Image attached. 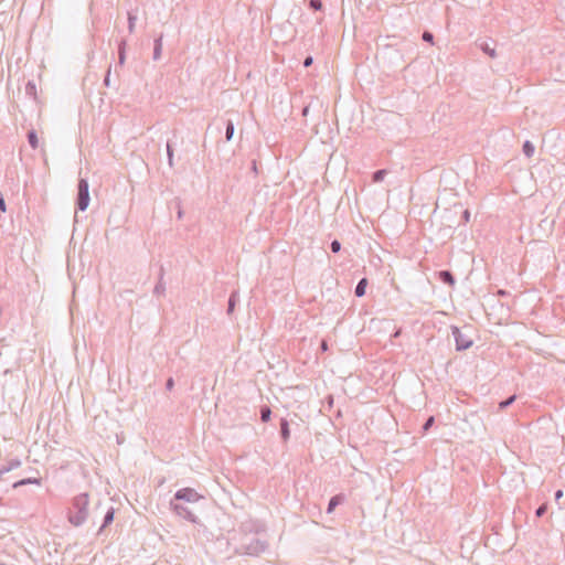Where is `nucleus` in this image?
I'll list each match as a JSON object with an SVG mask.
<instances>
[{
    "instance_id": "1",
    "label": "nucleus",
    "mask_w": 565,
    "mask_h": 565,
    "mask_svg": "<svg viewBox=\"0 0 565 565\" xmlns=\"http://www.w3.org/2000/svg\"><path fill=\"white\" fill-rule=\"evenodd\" d=\"M88 493H79L72 500V505L67 512L68 522L74 526H81L88 516Z\"/></svg>"
},
{
    "instance_id": "2",
    "label": "nucleus",
    "mask_w": 565,
    "mask_h": 565,
    "mask_svg": "<svg viewBox=\"0 0 565 565\" xmlns=\"http://www.w3.org/2000/svg\"><path fill=\"white\" fill-rule=\"evenodd\" d=\"M267 547V541L259 539L256 534L244 533L239 545L235 547V553L238 555L258 556L264 553Z\"/></svg>"
},
{
    "instance_id": "3",
    "label": "nucleus",
    "mask_w": 565,
    "mask_h": 565,
    "mask_svg": "<svg viewBox=\"0 0 565 565\" xmlns=\"http://www.w3.org/2000/svg\"><path fill=\"white\" fill-rule=\"evenodd\" d=\"M89 184L87 179L81 178L77 183V194L75 200V206L77 211H86L89 205Z\"/></svg>"
},
{
    "instance_id": "4",
    "label": "nucleus",
    "mask_w": 565,
    "mask_h": 565,
    "mask_svg": "<svg viewBox=\"0 0 565 565\" xmlns=\"http://www.w3.org/2000/svg\"><path fill=\"white\" fill-rule=\"evenodd\" d=\"M451 333L455 339L457 351H465L472 347V339L466 333H463L461 329L458 328L457 326H451Z\"/></svg>"
},
{
    "instance_id": "5",
    "label": "nucleus",
    "mask_w": 565,
    "mask_h": 565,
    "mask_svg": "<svg viewBox=\"0 0 565 565\" xmlns=\"http://www.w3.org/2000/svg\"><path fill=\"white\" fill-rule=\"evenodd\" d=\"M170 505L178 516L183 518L193 524L199 523L198 516L194 513H192V511L188 507L183 505L182 503H178V500L172 499Z\"/></svg>"
},
{
    "instance_id": "6",
    "label": "nucleus",
    "mask_w": 565,
    "mask_h": 565,
    "mask_svg": "<svg viewBox=\"0 0 565 565\" xmlns=\"http://www.w3.org/2000/svg\"><path fill=\"white\" fill-rule=\"evenodd\" d=\"M202 498L193 488L179 489L173 495L174 500L185 502H196Z\"/></svg>"
},
{
    "instance_id": "7",
    "label": "nucleus",
    "mask_w": 565,
    "mask_h": 565,
    "mask_svg": "<svg viewBox=\"0 0 565 565\" xmlns=\"http://www.w3.org/2000/svg\"><path fill=\"white\" fill-rule=\"evenodd\" d=\"M476 45L489 57L494 58L497 57V52L494 47V42H489L487 40H478L476 42Z\"/></svg>"
},
{
    "instance_id": "8",
    "label": "nucleus",
    "mask_w": 565,
    "mask_h": 565,
    "mask_svg": "<svg viewBox=\"0 0 565 565\" xmlns=\"http://www.w3.org/2000/svg\"><path fill=\"white\" fill-rule=\"evenodd\" d=\"M279 435L282 443H287L290 438L289 422L286 418H281L279 422Z\"/></svg>"
},
{
    "instance_id": "9",
    "label": "nucleus",
    "mask_w": 565,
    "mask_h": 565,
    "mask_svg": "<svg viewBox=\"0 0 565 565\" xmlns=\"http://www.w3.org/2000/svg\"><path fill=\"white\" fill-rule=\"evenodd\" d=\"M344 501V495L343 494H335L333 497L330 498L329 502H328V507H327V513L330 514L332 513L335 508L338 505H340L342 502Z\"/></svg>"
},
{
    "instance_id": "10",
    "label": "nucleus",
    "mask_w": 565,
    "mask_h": 565,
    "mask_svg": "<svg viewBox=\"0 0 565 565\" xmlns=\"http://www.w3.org/2000/svg\"><path fill=\"white\" fill-rule=\"evenodd\" d=\"M438 279L448 286H454L456 284V279L450 270L438 271Z\"/></svg>"
},
{
    "instance_id": "11",
    "label": "nucleus",
    "mask_w": 565,
    "mask_h": 565,
    "mask_svg": "<svg viewBox=\"0 0 565 565\" xmlns=\"http://www.w3.org/2000/svg\"><path fill=\"white\" fill-rule=\"evenodd\" d=\"M238 300H239L238 291L237 290H233L231 292L228 301H227L226 312H227L228 316H231L234 312L236 303L238 302Z\"/></svg>"
},
{
    "instance_id": "12",
    "label": "nucleus",
    "mask_w": 565,
    "mask_h": 565,
    "mask_svg": "<svg viewBox=\"0 0 565 565\" xmlns=\"http://www.w3.org/2000/svg\"><path fill=\"white\" fill-rule=\"evenodd\" d=\"M115 509L110 507L104 515L103 524L98 530V533H102L108 525H110L114 521Z\"/></svg>"
},
{
    "instance_id": "13",
    "label": "nucleus",
    "mask_w": 565,
    "mask_h": 565,
    "mask_svg": "<svg viewBox=\"0 0 565 565\" xmlns=\"http://www.w3.org/2000/svg\"><path fill=\"white\" fill-rule=\"evenodd\" d=\"M367 284H369V281L365 277L359 280V282L356 284V286L354 288L355 297L360 298L365 295Z\"/></svg>"
},
{
    "instance_id": "14",
    "label": "nucleus",
    "mask_w": 565,
    "mask_h": 565,
    "mask_svg": "<svg viewBox=\"0 0 565 565\" xmlns=\"http://www.w3.org/2000/svg\"><path fill=\"white\" fill-rule=\"evenodd\" d=\"M162 39H163V35L160 34L158 38L154 39V43H153V60L154 61H158L160 57H161V52H162Z\"/></svg>"
},
{
    "instance_id": "15",
    "label": "nucleus",
    "mask_w": 565,
    "mask_h": 565,
    "mask_svg": "<svg viewBox=\"0 0 565 565\" xmlns=\"http://www.w3.org/2000/svg\"><path fill=\"white\" fill-rule=\"evenodd\" d=\"M21 466V461L19 459H12L8 462V465L0 467V476L17 469Z\"/></svg>"
},
{
    "instance_id": "16",
    "label": "nucleus",
    "mask_w": 565,
    "mask_h": 565,
    "mask_svg": "<svg viewBox=\"0 0 565 565\" xmlns=\"http://www.w3.org/2000/svg\"><path fill=\"white\" fill-rule=\"evenodd\" d=\"M26 484H41V479L40 478H24L19 481H15L12 487L14 489H17V488H20V487L26 486Z\"/></svg>"
},
{
    "instance_id": "17",
    "label": "nucleus",
    "mask_w": 565,
    "mask_h": 565,
    "mask_svg": "<svg viewBox=\"0 0 565 565\" xmlns=\"http://www.w3.org/2000/svg\"><path fill=\"white\" fill-rule=\"evenodd\" d=\"M126 40H121L118 44V64L124 65L126 61Z\"/></svg>"
},
{
    "instance_id": "18",
    "label": "nucleus",
    "mask_w": 565,
    "mask_h": 565,
    "mask_svg": "<svg viewBox=\"0 0 565 565\" xmlns=\"http://www.w3.org/2000/svg\"><path fill=\"white\" fill-rule=\"evenodd\" d=\"M26 139L32 149H36L39 147V138L34 129L28 131Z\"/></svg>"
},
{
    "instance_id": "19",
    "label": "nucleus",
    "mask_w": 565,
    "mask_h": 565,
    "mask_svg": "<svg viewBox=\"0 0 565 565\" xmlns=\"http://www.w3.org/2000/svg\"><path fill=\"white\" fill-rule=\"evenodd\" d=\"M259 417L263 423H267L271 417V409L268 405H262L259 408Z\"/></svg>"
},
{
    "instance_id": "20",
    "label": "nucleus",
    "mask_w": 565,
    "mask_h": 565,
    "mask_svg": "<svg viewBox=\"0 0 565 565\" xmlns=\"http://www.w3.org/2000/svg\"><path fill=\"white\" fill-rule=\"evenodd\" d=\"M522 151L525 157L531 158L534 154L535 147L530 140H526L522 146Z\"/></svg>"
},
{
    "instance_id": "21",
    "label": "nucleus",
    "mask_w": 565,
    "mask_h": 565,
    "mask_svg": "<svg viewBox=\"0 0 565 565\" xmlns=\"http://www.w3.org/2000/svg\"><path fill=\"white\" fill-rule=\"evenodd\" d=\"M234 130H235V127H234V124L231 119H227L226 120V126H225V140L226 141H231L233 136H234Z\"/></svg>"
},
{
    "instance_id": "22",
    "label": "nucleus",
    "mask_w": 565,
    "mask_h": 565,
    "mask_svg": "<svg viewBox=\"0 0 565 565\" xmlns=\"http://www.w3.org/2000/svg\"><path fill=\"white\" fill-rule=\"evenodd\" d=\"M164 292H166V284L163 280H161V278H158V282L156 284L154 289H153V295L159 297V296H163Z\"/></svg>"
},
{
    "instance_id": "23",
    "label": "nucleus",
    "mask_w": 565,
    "mask_h": 565,
    "mask_svg": "<svg viewBox=\"0 0 565 565\" xmlns=\"http://www.w3.org/2000/svg\"><path fill=\"white\" fill-rule=\"evenodd\" d=\"M137 21V15L132 12H128V31L129 33H132L135 31V25Z\"/></svg>"
},
{
    "instance_id": "24",
    "label": "nucleus",
    "mask_w": 565,
    "mask_h": 565,
    "mask_svg": "<svg viewBox=\"0 0 565 565\" xmlns=\"http://www.w3.org/2000/svg\"><path fill=\"white\" fill-rule=\"evenodd\" d=\"M516 396L515 395H511L509 396L508 398L501 401L499 403V408L500 409H505L508 408L509 406H511L513 404V402L515 401Z\"/></svg>"
},
{
    "instance_id": "25",
    "label": "nucleus",
    "mask_w": 565,
    "mask_h": 565,
    "mask_svg": "<svg viewBox=\"0 0 565 565\" xmlns=\"http://www.w3.org/2000/svg\"><path fill=\"white\" fill-rule=\"evenodd\" d=\"M308 7L313 11H320L322 10L323 6L321 0H309Z\"/></svg>"
},
{
    "instance_id": "26",
    "label": "nucleus",
    "mask_w": 565,
    "mask_h": 565,
    "mask_svg": "<svg viewBox=\"0 0 565 565\" xmlns=\"http://www.w3.org/2000/svg\"><path fill=\"white\" fill-rule=\"evenodd\" d=\"M167 157H168V163L172 168L174 153H173L172 145L169 141L167 142Z\"/></svg>"
},
{
    "instance_id": "27",
    "label": "nucleus",
    "mask_w": 565,
    "mask_h": 565,
    "mask_svg": "<svg viewBox=\"0 0 565 565\" xmlns=\"http://www.w3.org/2000/svg\"><path fill=\"white\" fill-rule=\"evenodd\" d=\"M25 93L29 96H35L36 94V86L33 82L29 81L25 85Z\"/></svg>"
},
{
    "instance_id": "28",
    "label": "nucleus",
    "mask_w": 565,
    "mask_h": 565,
    "mask_svg": "<svg viewBox=\"0 0 565 565\" xmlns=\"http://www.w3.org/2000/svg\"><path fill=\"white\" fill-rule=\"evenodd\" d=\"M434 424H435V417L429 416L422 427L423 433H427L433 427Z\"/></svg>"
},
{
    "instance_id": "29",
    "label": "nucleus",
    "mask_w": 565,
    "mask_h": 565,
    "mask_svg": "<svg viewBox=\"0 0 565 565\" xmlns=\"http://www.w3.org/2000/svg\"><path fill=\"white\" fill-rule=\"evenodd\" d=\"M386 174V171L385 170H376L374 173H373V181L375 182H381L383 181L384 177Z\"/></svg>"
},
{
    "instance_id": "30",
    "label": "nucleus",
    "mask_w": 565,
    "mask_h": 565,
    "mask_svg": "<svg viewBox=\"0 0 565 565\" xmlns=\"http://www.w3.org/2000/svg\"><path fill=\"white\" fill-rule=\"evenodd\" d=\"M330 250L334 254L339 253L341 250V243L338 239H333L330 243Z\"/></svg>"
},
{
    "instance_id": "31",
    "label": "nucleus",
    "mask_w": 565,
    "mask_h": 565,
    "mask_svg": "<svg viewBox=\"0 0 565 565\" xmlns=\"http://www.w3.org/2000/svg\"><path fill=\"white\" fill-rule=\"evenodd\" d=\"M547 511V503H543L541 504L536 510H535V515L537 518H542Z\"/></svg>"
},
{
    "instance_id": "32",
    "label": "nucleus",
    "mask_w": 565,
    "mask_h": 565,
    "mask_svg": "<svg viewBox=\"0 0 565 565\" xmlns=\"http://www.w3.org/2000/svg\"><path fill=\"white\" fill-rule=\"evenodd\" d=\"M422 39L425 42L434 43V34L429 31H424Z\"/></svg>"
},
{
    "instance_id": "33",
    "label": "nucleus",
    "mask_w": 565,
    "mask_h": 565,
    "mask_svg": "<svg viewBox=\"0 0 565 565\" xmlns=\"http://www.w3.org/2000/svg\"><path fill=\"white\" fill-rule=\"evenodd\" d=\"M461 218H462L463 223H468L470 221V211L465 210L462 212Z\"/></svg>"
},
{
    "instance_id": "34",
    "label": "nucleus",
    "mask_w": 565,
    "mask_h": 565,
    "mask_svg": "<svg viewBox=\"0 0 565 565\" xmlns=\"http://www.w3.org/2000/svg\"><path fill=\"white\" fill-rule=\"evenodd\" d=\"M0 211L3 213L7 211V204H6L4 198L1 193H0Z\"/></svg>"
},
{
    "instance_id": "35",
    "label": "nucleus",
    "mask_w": 565,
    "mask_h": 565,
    "mask_svg": "<svg viewBox=\"0 0 565 565\" xmlns=\"http://www.w3.org/2000/svg\"><path fill=\"white\" fill-rule=\"evenodd\" d=\"M312 63H313V57H312V56H310V55H308V56L303 60V66H305V67H309V66H311V65H312Z\"/></svg>"
},
{
    "instance_id": "36",
    "label": "nucleus",
    "mask_w": 565,
    "mask_h": 565,
    "mask_svg": "<svg viewBox=\"0 0 565 565\" xmlns=\"http://www.w3.org/2000/svg\"><path fill=\"white\" fill-rule=\"evenodd\" d=\"M174 386V381L172 377H169L167 381H166V388L168 391H171Z\"/></svg>"
},
{
    "instance_id": "37",
    "label": "nucleus",
    "mask_w": 565,
    "mask_h": 565,
    "mask_svg": "<svg viewBox=\"0 0 565 565\" xmlns=\"http://www.w3.org/2000/svg\"><path fill=\"white\" fill-rule=\"evenodd\" d=\"M104 84H105V86L110 85V67L108 68L107 73H106V76L104 78Z\"/></svg>"
},
{
    "instance_id": "38",
    "label": "nucleus",
    "mask_w": 565,
    "mask_h": 565,
    "mask_svg": "<svg viewBox=\"0 0 565 565\" xmlns=\"http://www.w3.org/2000/svg\"><path fill=\"white\" fill-rule=\"evenodd\" d=\"M509 292L504 289H499L497 295L500 296V297H505Z\"/></svg>"
},
{
    "instance_id": "39",
    "label": "nucleus",
    "mask_w": 565,
    "mask_h": 565,
    "mask_svg": "<svg viewBox=\"0 0 565 565\" xmlns=\"http://www.w3.org/2000/svg\"><path fill=\"white\" fill-rule=\"evenodd\" d=\"M163 276H164V268H163V266H160L158 278H161V280H163Z\"/></svg>"
},
{
    "instance_id": "40",
    "label": "nucleus",
    "mask_w": 565,
    "mask_h": 565,
    "mask_svg": "<svg viewBox=\"0 0 565 565\" xmlns=\"http://www.w3.org/2000/svg\"><path fill=\"white\" fill-rule=\"evenodd\" d=\"M562 497H563V491L562 490H557L555 492V500H559Z\"/></svg>"
},
{
    "instance_id": "41",
    "label": "nucleus",
    "mask_w": 565,
    "mask_h": 565,
    "mask_svg": "<svg viewBox=\"0 0 565 565\" xmlns=\"http://www.w3.org/2000/svg\"><path fill=\"white\" fill-rule=\"evenodd\" d=\"M182 216H183V211H182L180 204H178V218H182Z\"/></svg>"
},
{
    "instance_id": "42",
    "label": "nucleus",
    "mask_w": 565,
    "mask_h": 565,
    "mask_svg": "<svg viewBox=\"0 0 565 565\" xmlns=\"http://www.w3.org/2000/svg\"><path fill=\"white\" fill-rule=\"evenodd\" d=\"M321 349H322V350H327V343H322V344H321Z\"/></svg>"
}]
</instances>
